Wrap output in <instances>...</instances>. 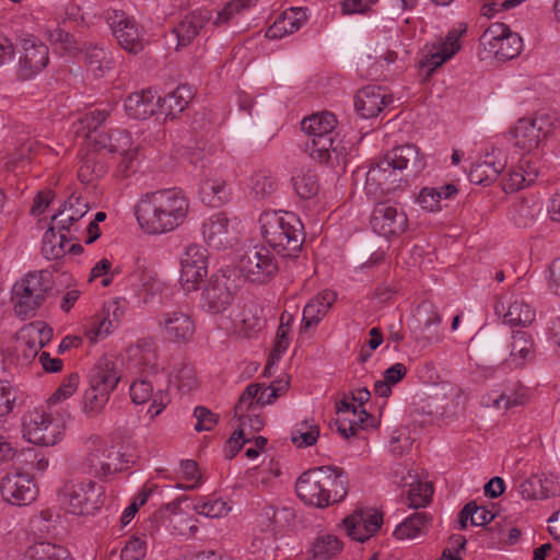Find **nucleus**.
I'll return each instance as SVG.
<instances>
[{"label":"nucleus","mask_w":560,"mask_h":560,"mask_svg":"<svg viewBox=\"0 0 560 560\" xmlns=\"http://www.w3.org/2000/svg\"><path fill=\"white\" fill-rule=\"evenodd\" d=\"M23 50L24 54L19 61L18 77L26 81L34 78L47 67L49 62V49L42 42L24 39Z\"/></svg>","instance_id":"nucleus-17"},{"label":"nucleus","mask_w":560,"mask_h":560,"mask_svg":"<svg viewBox=\"0 0 560 560\" xmlns=\"http://www.w3.org/2000/svg\"><path fill=\"white\" fill-rule=\"evenodd\" d=\"M236 285L225 272L213 273L201 294V307L211 314L226 311L234 300Z\"/></svg>","instance_id":"nucleus-11"},{"label":"nucleus","mask_w":560,"mask_h":560,"mask_svg":"<svg viewBox=\"0 0 560 560\" xmlns=\"http://www.w3.org/2000/svg\"><path fill=\"white\" fill-rule=\"evenodd\" d=\"M52 288V273L46 269L31 271L16 281L12 288V302L16 316L22 318L35 316Z\"/></svg>","instance_id":"nucleus-4"},{"label":"nucleus","mask_w":560,"mask_h":560,"mask_svg":"<svg viewBox=\"0 0 560 560\" xmlns=\"http://www.w3.org/2000/svg\"><path fill=\"white\" fill-rule=\"evenodd\" d=\"M113 329V320L101 312L91 318L85 328V336L91 342H97L100 339L107 337Z\"/></svg>","instance_id":"nucleus-46"},{"label":"nucleus","mask_w":560,"mask_h":560,"mask_svg":"<svg viewBox=\"0 0 560 560\" xmlns=\"http://www.w3.org/2000/svg\"><path fill=\"white\" fill-rule=\"evenodd\" d=\"M494 310L498 315H503L504 323L510 326H528L536 317L535 310L523 299H515L508 306L504 302H498Z\"/></svg>","instance_id":"nucleus-28"},{"label":"nucleus","mask_w":560,"mask_h":560,"mask_svg":"<svg viewBox=\"0 0 560 560\" xmlns=\"http://www.w3.org/2000/svg\"><path fill=\"white\" fill-rule=\"evenodd\" d=\"M518 493L525 500H541V476L532 475L518 485Z\"/></svg>","instance_id":"nucleus-59"},{"label":"nucleus","mask_w":560,"mask_h":560,"mask_svg":"<svg viewBox=\"0 0 560 560\" xmlns=\"http://www.w3.org/2000/svg\"><path fill=\"white\" fill-rule=\"evenodd\" d=\"M22 428L24 439L42 446L57 444L63 434L61 422L40 409L27 411L23 416Z\"/></svg>","instance_id":"nucleus-7"},{"label":"nucleus","mask_w":560,"mask_h":560,"mask_svg":"<svg viewBox=\"0 0 560 560\" xmlns=\"http://www.w3.org/2000/svg\"><path fill=\"white\" fill-rule=\"evenodd\" d=\"M501 155V151L492 150L491 153L486 155L483 161L474 163L468 173L470 183L487 185L495 180L506 166L505 159H500Z\"/></svg>","instance_id":"nucleus-26"},{"label":"nucleus","mask_w":560,"mask_h":560,"mask_svg":"<svg viewBox=\"0 0 560 560\" xmlns=\"http://www.w3.org/2000/svg\"><path fill=\"white\" fill-rule=\"evenodd\" d=\"M84 62L96 77H102L110 65L105 49L97 45H88L84 48Z\"/></svg>","instance_id":"nucleus-44"},{"label":"nucleus","mask_w":560,"mask_h":560,"mask_svg":"<svg viewBox=\"0 0 560 560\" xmlns=\"http://www.w3.org/2000/svg\"><path fill=\"white\" fill-rule=\"evenodd\" d=\"M25 560H72L68 549L48 541H39L30 546Z\"/></svg>","instance_id":"nucleus-37"},{"label":"nucleus","mask_w":560,"mask_h":560,"mask_svg":"<svg viewBox=\"0 0 560 560\" xmlns=\"http://www.w3.org/2000/svg\"><path fill=\"white\" fill-rule=\"evenodd\" d=\"M372 418L373 417L368 413L365 409H361L355 417L352 415L351 417H340L336 419L334 423L340 435L345 439H349L357 433L359 428H364L366 421Z\"/></svg>","instance_id":"nucleus-45"},{"label":"nucleus","mask_w":560,"mask_h":560,"mask_svg":"<svg viewBox=\"0 0 560 560\" xmlns=\"http://www.w3.org/2000/svg\"><path fill=\"white\" fill-rule=\"evenodd\" d=\"M149 376H140L130 385V398L136 405H142L152 399V404L148 409L151 418L159 416L170 402L166 392L158 389L154 393V380Z\"/></svg>","instance_id":"nucleus-18"},{"label":"nucleus","mask_w":560,"mask_h":560,"mask_svg":"<svg viewBox=\"0 0 560 560\" xmlns=\"http://www.w3.org/2000/svg\"><path fill=\"white\" fill-rule=\"evenodd\" d=\"M306 21L305 11L302 8H290L278 16L266 32V37L279 39L293 34L301 28Z\"/></svg>","instance_id":"nucleus-29"},{"label":"nucleus","mask_w":560,"mask_h":560,"mask_svg":"<svg viewBox=\"0 0 560 560\" xmlns=\"http://www.w3.org/2000/svg\"><path fill=\"white\" fill-rule=\"evenodd\" d=\"M292 184L296 195L304 200L314 198L319 191L318 177L311 170L292 177Z\"/></svg>","instance_id":"nucleus-43"},{"label":"nucleus","mask_w":560,"mask_h":560,"mask_svg":"<svg viewBox=\"0 0 560 560\" xmlns=\"http://www.w3.org/2000/svg\"><path fill=\"white\" fill-rule=\"evenodd\" d=\"M240 428L233 432V434L226 441L224 447V456L228 459H232L233 457H235L237 453L243 448L244 444L250 442L249 439L244 438L243 427H245V422L242 416H240Z\"/></svg>","instance_id":"nucleus-60"},{"label":"nucleus","mask_w":560,"mask_h":560,"mask_svg":"<svg viewBox=\"0 0 560 560\" xmlns=\"http://www.w3.org/2000/svg\"><path fill=\"white\" fill-rule=\"evenodd\" d=\"M194 416L197 419L195 424V430L200 431H210L218 423V415L212 412L210 409L198 406L194 410Z\"/></svg>","instance_id":"nucleus-61"},{"label":"nucleus","mask_w":560,"mask_h":560,"mask_svg":"<svg viewBox=\"0 0 560 560\" xmlns=\"http://www.w3.org/2000/svg\"><path fill=\"white\" fill-rule=\"evenodd\" d=\"M336 299L334 291L324 290L310 300L303 310L302 328L308 329L316 326L326 316Z\"/></svg>","instance_id":"nucleus-30"},{"label":"nucleus","mask_w":560,"mask_h":560,"mask_svg":"<svg viewBox=\"0 0 560 560\" xmlns=\"http://www.w3.org/2000/svg\"><path fill=\"white\" fill-rule=\"evenodd\" d=\"M258 0H231L221 11L218 12V16L214 21L215 25L226 24L235 13H240L243 10L254 7Z\"/></svg>","instance_id":"nucleus-53"},{"label":"nucleus","mask_w":560,"mask_h":560,"mask_svg":"<svg viewBox=\"0 0 560 560\" xmlns=\"http://www.w3.org/2000/svg\"><path fill=\"white\" fill-rule=\"evenodd\" d=\"M208 275V253L205 247L189 244L180 258L179 282L187 292L196 291Z\"/></svg>","instance_id":"nucleus-12"},{"label":"nucleus","mask_w":560,"mask_h":560,"mask_svg":"<svg viewBox=\"0 0 560 560\" xmlns=\"http://www.w3.org/2000/svg\"><path fill=\"white\" fill-rule=\"evenodd\" d=\"M49 40L58 44L68 54H75L80 50L79 43L74 35L61 27H56L49 32Z\"/></svg>","instance_id":"nucleus-57"},{"label":"nucleus","mask_w":560,"mask_h":560,"mask_svg":"<svg viewBox=\"0 0 560 560\" xmlns=\"http://www.w3.org/2000/svg\"><path fill=\"white\" fill-rule=\"evenodd\" d=\"M266 243L283 257H298L305 241L304 225L290 211L266 210L259 217Z\"/></svg>","instance_id":"nucleus-2"},{"label":"nucleus","mask_w":560,"mask_h":560,"mask_svg":"<svg viewBox=\"0 0 560 560\" xmlns=\"http://www.w3.org/2000/svg\"><path fill=\"white\" fill-rule=\"evenodd\" d=\"M16 341L18 350L22 351V355L26 361L33 360L39 350L43 349L37 340L33 339L32 334L25 326L19 331Z\"/></svg>","instance_id":"nucleus-52"},{"label":"nucleus","mask_w":560,"mask_h":560,"mask_svg":"<svg viewBox=\"0 0 560 560\" xmlns=\"http://www.w3.org/2000/svg\"><path fill=\"white\" fill-rule=\"evenodd\" d=\"M106 19L114 37L124 50L137 55L144 49V28L135 18L124 11L114 10Z\"/></svg>","instance_id":"nucleus-9"},{"label":"nucleus","mask_w":560,"mask_h":560,"mask_svg":"<svg viewBox=\"0 0 560 560\" xmlns=\"http://www.w3.org/2000/svg\"><path fill=\"white\" fill-rule=\"evenodd\" d=\"M174 383L178 390L187 393L197 387V375L192 364L183 362L173 372Z\"/></svg>","instance_id":"nucleus-49"},{"label":"nucleus","mask_w":560,"mask_h":560,"mask_svg":"<svg viewBox=\"0 0 560 560\" xmlns=\"http://www.w3.org/2000/svg\"><path fill=\"white\" fill-rule=\"evenodd\" d=\"M120 371L113 357L104 355L97 360L89 372V387L82 398V410L88 418L102 413L120 381Z\"/></svg>","instance_id":"nucleus-3"},{"label":"nucleus","mask_w":560,"mask_h":560,"mask_svg":"<svg viewBox=\"0 0 560 560\" xmlns=\"http://www.w3.org/2000/svg\"><path fill=\"white\" fill-rule=\"evenodd\" d=\"M560 126L556 113L539 110L533 117L517 120L513 130L514 144L524 152L530 153L552 135Z\"/></svg>","instance_id":"nucleus-6"},{"label":"nucleus","mask_w":560,"mask_h":560,"mask_svg":"<svg viewBox=\"0 0 560 560\" xmlns=\"http://www.w3.org/2000/svg\"><path fill=\"white\" fill-rule=\"evenodd\" d=\"M261 383H252L241 394L237 404L234 407L235 416L240 418L244 410L250 409L254 404L257 405V398L260 393Z\"/></svg>","instance_id":"nucleus-58"},{"label":"nucleus","mask_w":560,"mask_h":560,"mask_svg":"<svg viewBox=\"0 0 560 560\" xmlns=\"http://www.w3.org/2000/svg\"><path fill=\"white\" fill-rule=\"evenodd\" d=\"M159 326L167 340L176 343H187L195 335V323L189 314L172 311L161 314Z\"/></svg>","instance_id":"nucleus-19"},{"label":"nucleus","mask_w":560,"mask_h":560,"mask_svg":"<svg viewBox=\"0 0 560 560\" xmlns=\"http://www.w3.org/2000/svg\"><path fill=\"white\" fill-rule=\"evenodd\" d=\"M79 385V375L77 373H71L68 375L57 390L50 397L52 402H58L65 400L72 396L77 390Z\"/></svg>","instance_id":"nucleus-62"},{"label":"nucleus","mask_w":560,"mask_h":560,"mask_svg":"<svg viewBox=\"0 0 560 560\" xmlns=\"http://www.w3.org/2000/svg\"><path fill=\"white\" fill-rule=\"evenodd\" d=\"M63 497L72 514L89 515L102 506L104 488L93 480L70 483L65 486Z\"/></svg>","instance_id":"nucleus-10"},{"label":"nucleus","mask_w":560,"mask_h":560,"mask_svg":"<svg viewBox=\"0 0 560 560\" xmlns=\"http://www.w3.org/2000/svg\"><path fill=\"white\" fill-rule=\"evenodd\" d=\"M432 517L425 512H415L401 522L394 530L397 539H412L428 530Z\"/></svg>","instance_id":"nucleus-36"},{"label":"nucleus","mask_w":560,"mask_h":560,"mask_svg":"<svg viewBox=\"0 0 560 560\" xmlns=\"http://www.w3.org/2000/svg\"><path fill=\"white\" fill-rule=\"evenodd\" d=\"M192 97L191 86L180 84L173 92L163 97H158L156 105L162 114L173 119L185 110Z\"/></svg>","instance_id":"nucleus-32"},{"label":"nucleus","mask_w":560,"mask_h":560,"mask_svg":"<svg viewBox=\"0 0 560 560\" xmlns=\"http://www.w3.org/2000/svg\"><path fill=\"white\" fill-rule=\"evenodd\" d=\"M240 270L252 282L264 283L275 277L278 264L275 256L265 247H253L240 260Z\"/></svg>","instance_id":"nucleus-13"},{"label":"nucleus","mask_w":560,"mask_h":560,"mask_svg":"<svg viewBox=\"0 0 560 560\" xmlns=\"http://www.w3.org/2000/svg\"><path fill=\"white\" fill-rule=\"evenodd\" d=\"M389 102L383 88L375 85L362 88L354 96L355 110L362 118L376 117Z\"/></svg>","instance_id":"nucleus-25"},{"label":"nucleus","mask_w":560,"mask_h":560,"mask_svg":"<svg viewBox=\"0 0 560 560\" xmlns=\"http://www.w3.org/2000/svg\"><path fill=\"white\" fill-rule=\"evenodd\" d=\"M337 118L330 112L315 113L301 121L302 130L311 138L334 133L337 127Z\"/></svg>","instance_id":"nucleus-35"},{"label":"nucleus","mask_w":560,"mask_h":560,"mask_svg":"<svg viewBox=\"0 0 560 560\" xmlns=\"http://www.w3.org/2000/svg\"><path fill=\"white\" fill-rule=\"evenodd\" d=\"M334 143L335 137L332 133L316 136L305 142V152H307L313 160L328 164L331 162Z\"/></svg>","instance_id":"nucleus-40"},{"label":"nucleus","mask_w":560,"mask_h":560,"mask_svg":"<svg viewBox=\"0 0 560 560\" xmlns=\"http://www.w3.org/2000/svg\"><path fill=\"white\" fill-rule=\"evenodd\" d=\"M203 238L210 247L215 249L232 246L229 232V219L225 213L211 215L202 225Z\"/></svg>","instance_id":"nucleus-27"},{"label":"nucleus","mask_w":560,"mask_h":560,"mask_svg":"<svg viewBox=\"0 0 560 560\" xmlns=\"http://www.w3.org/2000/svg\"><path fill=\"white\" fill-rule=\"evenodd\" d=\"M250 188L255 197L265 198L277 189V183L268 171H259L250 177Z\"/></svg>","instance_id":"nucleus-48"},{"label":"nucleus","mask_w":560,"mask_h":560,"mask_svg":"<svg viewBox=\"0 0 560 560\" xmlns=\"http://www.w3.org/2000/svg\"><path fill=\"white\" fill-rule=\"evenodd\" d=\"M455 55V49L440 47L435 51H430L419 61V69L425 77H430L435 69L441 67L446 60Z\"/></svg>","instance_id":"nucleus-47"},{"label":"nucleus","mask_w":560,"mask_h":560,"mask_svg":"<svg viewBox=\"0 0 560 560\" xmlns=\"http://www.w3.org/2000/svg\"><path fill=\"white\" fill-rule=\"evenodd\" d=\"M342 542L334 535H323L315 539L312 552L315 560H330L342 550Z\"/></svg>","instance_id":"nucleus-42"},{"label":"nucleus","mask_w":560,"mask_h":560,"mask_svg":"<svg viewBox=\"0 0 560 560\" xmlns=\"http://www.w3.org/2000/svg\"><path fill=\"white\" fill-rule=\"evenodd\" d=\"M301 427L302 429H295L292 432V442L300 447L314 445L319 436L318 425H308L307 421H303Z\"/></svg>","instance_id":"nucleus-55"},{"label":"nucleus","mask_w":560,"mask_h":560,"mask_svg":"<svg viewBox=\"0 0 560 560\" xmlns=\"http://www.w3.org/2000/svg\"><path fill=\"white\" fill-rule=\"evenodd\" d=\"M145 556V542L140 538H130L121 549V560H142Z\"/></svg>","instance_id":"nucleus-63"},{"label":"nucleus","mask_w":560,"mask_h":560,"mask_svg":"<svg viewBox=\"0 0 560 560\" xmlns=\"http://www.w3.org/2000/svg\"><path fill=\"white\" fill-rule=\"evenodd\" d=\"M470 346L480 354L499 355L503 352L502 339L500 335L487 329H479L470 339Z\"/></svg>","instance_id":"nucleus-39"},{"label":"nucleus","mask_w":560,"mask_h":560,"mask_svg":"<svg viewBox=\"0 0 560 560\" xmlns=\"http://www.w3.org/2000/svg\"><path fill=\"white\" fill-rule=\"evenodd\" d=\"M433 488L430 483L418 482L412 486L408 493V505L413 509L425 506L430 503Z\"/></svg>","instance_id":"nucleus-54"},{"label":"nucleus","mask_w":560,"mask_h":560,"mask_svg":"<svg viewBox=\"0 0 560 560\" xmlns=\"http://www.w3.org/2000/svg\"><path fill=\"white\" fill-rule=\"evenodd\" d=\"M289 387V382L278 380L272 382L268 387L265 384H260V393L257 398V405L266 406L272 404L282 393Z\"/></svg>","instance_id":"nucleus-56"},{"label":"nucleus","mask_w":560,"mask_h":560,"mask_svg":"<svg viewBox=\"0 0 560 560\" xmlns=\"http://www.w3.org/2000/svg\"><path fill=\"white\" fill-rule=\"evenodd\" d=\"M372 230L384 237L402 234L408 226L407 214L386 201L374 206L370 218Z\"/></svg>","instance_id":"nucleus-15"},{"label":"nucleus","mask_w":560,"mask_h":560,"mask_svg":"<svg viewBox=\"0 0 560 560\" xmlns=\"http://www.w3.org/2000/svg\"><path fill=\"white\" fill-rule=\"evenodd\" d=\"M529 162L522 160L516 166H512L503 176V189L506 192L517 191L532 183L537 177V171L529 167Z\"/></svg>","instance_id":"nucleus-34"},{"label":"nucleus","mask_w":560,"mask_h":560,"mask_svg":"<svg viewBox=\"0 0 560 560\" xmlns=\"http://www.w3.org/2000/svg\"><path fill=\"white\" fill-rule=\"evenodd\" d=\"M319 477L324 487L325 508L339 503L348 494V475L336 466H319Z\"/></svg>","instance_id":"nucleus-22"},{"label":"nucleus","mask_w":560,"mask_h":560,"mask_svg":"<svg viewBox=\"0 0 560 560\" xmlns=\"http://www.w3.org/2000/svg\"><path fill=\"white\" fill-rule=\"evenodd\" d=\"M136 358V365L143 374L142 376H149L155 378L162 371L158 363L156 350L145 343L143 347L138 346L133 353Z\"/></svg>","instance_id":"nucleus-41"},{"label":"nucleus","mask_w":560,"mask_h":560,"mask_svg":"<svg viewBox=\"0 0 560 560\" xmlns=\"http://www.w3.org/2000/svg\"><path fill=\"white\" fill-rule=\"evenodd\" d=\"M382 524L383 515L376 511L359 510L343 520L348 536L360 542L373 536Z\"/></svg>","instance_id":"nucleus-20"},{"label":"nucleus","mask_w":560,"mask_h":560,"mask_svg":"<svg viewBox=\"0 0 560 560\" xmlns=\"http://www.w3.org/2000/svg\"><path fill=\"white\" fill-rule=\"evenodd\" d=\"M210 20L211 12L206 9L187 13L172 30L177 40L176 50L189 46Z\"/></svg>","instance_id":"nucleus-23"},{"label":"nucleus","mask_w":560,"mask_h":560,"mask_svg":"<svg viewBox=\"0 0 560 560\" xmlns=\"http://www.w3.org/2000/svg\"><path fill=\"white\" fill-rule=\"evenodd\" d=\"M55 226H50L44 234L42 253L47 259H59L67 253L66 244L74 237L66 232H58L57 236Z\"/></svg>","instance_id":"nucleus-38"},{"label":"nucleus","mask_w":560,"mask_h":560,"mask_svg":"<svg viewBox=\"0 0 560 560\" xmlns=\"http://www.w3.org/2000/svg\"><path fill=\"white\" fill-rule=\"evenodd\" d=\"M88 202L81 197L71 195L62 207L52 215V226L58 232H79L78 222L88 213Z\"/></svg>","instance_id":"nucleus-21"},{"label":"nucleus","mask_w":560,"mask_h":560,"mask_svg":"<svg viewBox=\"0 0 560 560\" xmlns=\"http://www.w3.org/2000/svg\"><path fill=\"white\" fill-rule=\"evenodd\" d=\"M189 211V200L180 188L147 192L136 206L141 229L149 234H164L182 225Z\"/></svg>","instance_id":"nucleus-1"},{"label":"nucleus","mask_w":560,"mask_h":560,"mask_svg":"<svg viewBox=\"0 0 560 560\" xmlns=\"http://www.w3.org/2000/svg\"><path fill=\"white\" fill-rule=\"evenodd\" d=\"M319 467L304 471L295 482L298 497L305 503L317 509H325L324 487H322Z\"/></svg>","instance_id":"nucleus-24"},{"label":"nucleus","mask_w":560,"mask_h":560,"mask_svg":"<svg viewBox=\"0 0 560 560\" xmlns=\"http://www.w3.org/2000/svg\"><path fill=\"white\" fill-rule=\"evenodd\" d=\"M479 43L498 60H510L521 54L523 40L505 24L495 23L489 26L479 38Z\"/></svg>","instance_id":"nucleus-8"},{"label":"nucleus","mask_w":560,"mask_h":560,"mask_svg":"<svg viewBox=\"0 0 560 560\" xmlns=\"http://www.w3.org/2000/svg\"><path fill=\"white\" fill-rule=\"evenodd\" d=\"M152 90H142L127 96L124 103L126 114L133 119H147L155 113L156 104Z\"/></svg>","instance_id":"nucleus-33"},{"label":"nucleus","mask_w":560,"mask_h":560,"mask_svg":"<svg viewBox=\"0 0 560 560\" xmlns=\"http://www.w3.org/2000/svg\"><path fill=\"white\" fill-rule=\"evenodd\" d=\"M85 462L90 470L101 477L124 469L120 450L100 439L92 442Z\"/></svg>","instance_id":"nucleus-14"},{"label":"nucleus","mask_w":560,"mask_h":560,"mask_svg":"<svg viewBox=\"0 0 560 560\" xmlns=\"http://www.w3.org/2000/svg\"><path fill=\"white\" fill-rule=\"evenodd\" d=\"M191 509L196 513L211 518L226 515L230 511V508L222 499L198 501Z\"/></svg>","instance_id":"nucleus-50"},{"label":"nucleus","mask_w":560,"mask_h":560,"mask_svg":"<svg viewBox=\"0 0 560 560\" xmlns=\"http://www.w3.org/2000/svg\"><path fill=\"white\" fill-rule=\"evenodd\" d=\"M0 493L5 502L24 506L36 499L37 488L28 475L21 472L7 474L1 480Z\"/></svg>","instance_id":"nucleus-16"},{"label":"nucleus","mask_w":560,"mask_h":560,"mask_svg":"<svg viewBox=\"0 0 560 560\" xmlns=\"http://www.w3.org/2000/svg\"><path fill=\"white\" fill-rule=\"evenodd\" d=\"M201 191L206 196L212 195L209 202L212 203L213 207L223 205L230 197V190L225 182L207 179L201 186Z\"/></svg>","instance_id":"nucleus-51"},{"label":"nucleus","mask_w":560,"mask_h":560,"mask_svg":"<svg viewBox=\"0 0 560 560\" xmlns=\"http://www.w3.org/2000/svg\"><path fill=\"white\" fill-rule=\"evenodd\" d=\"M418 202L421 208L428 211H438L441 209V195L436 187H424L418 196Z\"/></svg>","instance_id":"nucleus-64"},{"label":"nucleus","mask_w":560,"mask_h":560,"mask_svg":"<svg viewBox=\"0 0 560 560\" xmlns=\"http://www.w3.org/2000/svg\"><path fill=\"white\" fill-rule=\"evenodd\" d=\"M408 167L415 174L424 168V162L420 158L419 149L411 143L395 147L368 171L365 180L368 192L370 194L372 188L376 190V188L385 185L394 171H402Z\"/></svg>","instance_id":"nucleus-5"},{"label":"nucleus","mask_w":560,"mask_h":560,"mask_svg":"<svg viewBox=\"0 0 560 560\" xmlns=\"http://www.w3.org/2000/svg\"><path fill=\"white\" fill-rule=\"evenodd\" d=\"M535 358L536 348L532 335L524 330L513 331L509 360L515 368L522 369L534 362Z\"/></svg>","instance_id":"nucleus-31"}]
</instances>
